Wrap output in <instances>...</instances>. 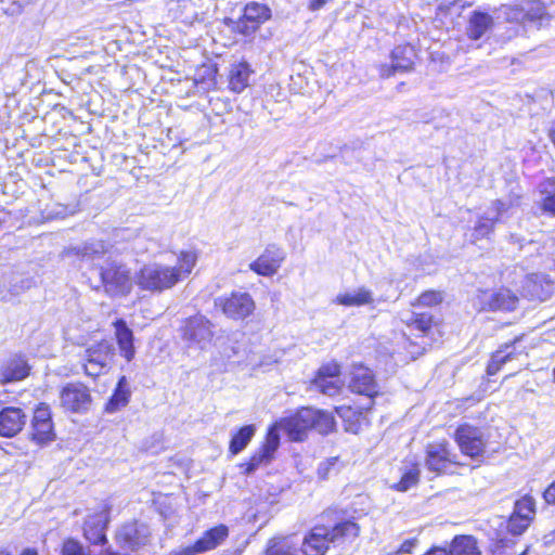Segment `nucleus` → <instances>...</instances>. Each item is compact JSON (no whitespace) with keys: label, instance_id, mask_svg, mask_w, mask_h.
Here are the masks:
<instances>
[{"label":"nucleus","instance_id":"f257e3e1","mask_svg":"<svg viewBox=\"0 0 555 555\" xmlns=\"http://www.w3.org/2000/svg\"><path fill=\"white\" fill-rule=\"evenodd\" d=\"M346 514V509L331 505L319 514V521L306 533L300 550L287 537L275 535L268 540L262 555H325L332 545L351 544L359 538L361 526Z\"/></svg>","mask_w":555,"mask_h":555},{"label":"nucleus","instance_id":"f03ea898","mask_svg":"<svg viewBox=\"0 0 555 555\" xmlns=\"http://www.w3.org/2000/svg\"><path fill=\"white\" fill-rule=\"evenodd\" d=\"M279 429H282L292 442L305 441L311 431L308 406H301L269 426L260 446L238 465L242 474L248 476L274 459L280 446Z\"/></svg>","mask_w":555,"mask_h":555},{"label":"nucleus","instance_id":"7ed1b4c3","mask_svg":"<svg viewBox=\"0 0 555 555\" xmlns=\"http://www.w3.org/2000/svg\"><path fill=\"white\" fill-rule=\"evenodd\" d=\"M197 249H183L177 256L175 266L162 263L145 264L135 273V284L143 292L162 294L186 280L198 261Z\"/></svg>","mask_w":555,"mask_h":555},{"label":"nucleus","instance_id":"20e7f679","mask_svg":"<svg viewBox=\"0 0 555 555\" xmlns=\"http://www.w3.org/2000/svg\"><path fill=\"white\" fill-rule=\"evenodd\" d=\"M404 325V348L413 359L425 354L444 336L443 320L428 310L412 311Z\"/></svg>","mask_w":555,"mask_h":555},{"label":"nucleus","instance_id":"39448f33","mask_svg":"<svg viewBox=\"0 0 555 555\" xmlns=\"http://www.w3.org/2000/svg\"><path fill=\"white\" fill-rule=\"evenodd\" d=\"M93 269L99 276V283L90 286L95 292H101L109 298H122L129 296L135 283V275L124 261L108 257L96 263Z\"/></svg>","mask_w":555,"mask_h":555},{"label":"nucleus","instance_id":"423d86ee","mask_svg":"<svg viewBox=\"0 0 555 555\" xmlns=\"http://www.w3.org/2000/svg\"><path fill=\"white\" fill-rule=\"evenodd\" d=\"M271 18L272 10L268 4L249 1L242 8L238 17H223L222 24L235 39L251 42L262 25Z\"/></svg>","mask_w":555,"mask_h":555},{"label":"nucleus","instance_id":"0eeeda50","mask_svg":"<svg viewBox=\"0 0 555 555\" xmlns=\"http://www.w3.org/2000/svg\"><path fill=\"white\" fill-rule=\"evenodd\" d=\"M425 466L435 476L460 475L467 465L462 462L447 439L425 447Z\"/></svg>","mask_w":555,"mask_h":555},{"label":"nucleus","instance_id":"6e6552de","mask_svg":"<svg viewBox=\"0 0 555 555\" xmlns=\"http://www.w3.org/2000/svg\"><path fill=\"white\" fill-rule=\"evenodd\" d=\"M116 350L113 344L102 338L85 350L82 360V371L85 375L96 379L98 377L107 374L115 361Z\"/></svg>","mask_w":555,"mask_h":555},{"label":"nucleus","instance_id":"1a4fd4ad","mask_svg":"<svg viewBox=\"0 0 555 555\" xmlns=\"http://www.w3.org/2000/svg\"><path fill=\"white\" fill-rule=\"evenodd\" d=\"M453 440L462 455L470 460H479L485 456L488 440L483 430L469 423H461L453 433Z\"/></svg>","mask_w":555,"mask_h":555},{"label":"nucleus","instance_id":"9d476101","mask_svg":"<svg viewBox=\"0 0 555 555\" xmlns=\"http://www.w3.org/2000/svg\"><path fill=\"white\" fill-rule=\"evenodd\" d=\"M390 64H379L377 73L380 79H389L397 73H411L420 60L418 50L411 42H402L392 48L389 54Z\"/></svg>","mask_w":555,"mask_h":555},{"label":"nucleus","instance_id":"9b49d317","mask_svg":"<svg viewBox=\"0 0 555 555\" xmlns=\"http://www.w3.org/2000/svg\"><path fill=\"white\" fill-rule=\"evenodd\" d=\"M343 366L337 360L322 363L309 379L308 385L324 396L335 397L343 391Z\"/></svg>","mask_w":555,"mask_h":555},{"label":"nucleus","instance_id":"f8f14e48","mask_svg":"<svg viewBox=\"0 0 555 555\" xmlns=\"http://www.w3.org/2000/svg\"><path fill=\"white\" fill-rule=\"evenodd\" d=\"M60 408L66 413H86L91 403L90 388L82 382L66 383L59 392Z\"/></svg>","mask_w":555,"mask_h":555},{"label":"nucleus","instance_id":"ddd939ff","mask_svg":"<svg viewBox=\"0 0 555 555\" xmlns=\"http://www.w3.org/2000/svg\"><path fill=\"white\" fill-rule=\"evenodd\" d=\"M348 389L351 393L365 397L373 403L382 393L375 372L362 363L352 364Z\"/></svg>","mask_w":555,"mask_h":555},{"label":"nucleus","instance_id":"4468645a","mask_svg":"<svg viewBox=\"0 0 555 555\" xmlns=\"http://www.w3.org/2000/svg\"><path fill=\"white\" fill-rule=\"evenodd\" d=\"M216 307L229 319L242 321L251 317L256 310V302L248 293L233 291L221 296Z\"/></svg>","mask_w":555,"mask_h":555},{"label":"nucleus","instance_id":"2eb2a0df","mask_svg":"<svg viewBox=\"0 0 555 555\" xmlns=\"http://www.w3.org/2000/svg\"><path fill=\"white\" fill-rule=\"evenodd\" d=\"M29 436L37 446H46L55 440L52 412L48 403L40 402L34 409Z\"/></svg>","mask_w":555,"mask_h":555},{"label":"nucleus","instance_id":"dca6fc26","mask_svg":"<svg viewBox=\"0 0 555 555\" xmlns=\"http://www.w3.org/2000/svg\"><path fill=\"white\" fill-rule=\"evenodd\" d=\"M375 408V403L369 402L364 406L352 404H341L334 408L335 413L341 420L344 430L349 434L358 435L364 427L371 425L369 414Z\"/></svg>","mask_w":555,"mask_h":555},{"label":"nucleus","instance_id":"f3484780","mask_svg":"<svg viewBox=\"0 0 555 555\" xmlns=\"http://www.w3.org/2000/svg\"><path fill=\"white\" fill-rule=\"evenodd\" d=\"M286 259L284 249L275 244H268L262 253L249 263V270L259 276H273Z\"/></svg>","mask_w":555,"mask_h":555},{"label":"nucleus","instance_id":"a211bd4d","mask_svg":"<svg viewBox=\"0 0 555 555\" xmlns=\"http://www.w3.org/2000/svg\"><path fill=\"white\" fill-rule=\"evenodd\" d=\"M111 521L109 507L87 516L82 524V535L92 545H105L108 541L106 530Z\"/></svg>","mask_w":555,"mask_h":555},{"label":"nucleus","instance_id":"6ab92c4d","mask_svg":"<svg viewBox=\"0 0 555 555\" xmlns=\"http://www.w3.org/2000/svg\"><path fill=\"white\" fill-rule=\"evenodd\" d=\"M524 337L525 334L521 333L515 336L512 340L500 345L496 350L490 353L486 365V374L488 376L496 375L508 361L515 359L517 356L522 353L528 356V350L526 348L520 350L516 349V345L519 344Z\"/></svg>","mask_w":555,"mask_h":555},{"label":"nucleus","instance_id":"aec40b11","mask_svg":"<svg viewBox=\"0 0 555 555\" xmlns=\"http://www.w3.org/2000/svg\"><path fill=\"white\" fill-rule=\"evenodd\" d=\"M112 326L114 328V339L116 341L119 356L127 363L132 362L137 356L135 337L133 331L129 327L127 321L122 318L114 320Z\"/></svg>","mask_w":555,"mask_h":555},{"label":"nucleus","instance_id":"412c9836","mask_svg":"<svg viewBox=\"0 0 555 555\" xmlns=\"http://www.w3.org/2000/svg\"><path fill=\"white\" fill-rule=\"evenodd\" d=\"M554 292V282L545 274L531 273L525 278L522 296L529 301H544Z\"/></svg>","mask_w":555,"mask_h":555},{"label":"nucleus","instance_id":"4be33fe9","mask_svg":"<svg viewBox=\"0 0 555 555\" xmlns=\"http://www.w3.org/2000/svg\"><path fill=\"white\" fill-rule=\"evenodd\" d=\"M181 338L190 343L209 340L212 337L211 322L204 315L185 318L180 326Z\"/></svg>","mask_w":555,"mask_h":555},{"label":"nucleus","instance_id":"5701e85b","mask_svg":"<svg viewBox=\"0 0 555 555\" xmlns=\"http://www.w3.org/2000/svg\"><path fill=\"white\" fill-rule=\"evenodd\" d=\"M507 10L522 24H541L543 21L551 18L546 4L541 0H525V7L509 5Z\"/></svg>","mask_w":555,"mask_h":555},{"label":"nucleus","instance_id":"b1692460","mask_svg":"<svg viewBox=\"0 0 555 555\" xmlns=\"http://www.w3.org/2000/svg\"><path fill=\"white\" fill-rule=\"evenodd\" d=\"M26 417L25 411L20 406L2 408L0 410V437H15L23 430Z\"/></svg>","mask_w":555,"mask_h":555},{"label":"nucleus","instance_id":"393cba45","mask_svg":"<svg viewBox=\"0 0 555 555\" xmlns=\"http://www.w3.org/2000/svg\"><path fill=\"white\" fill-rule=\"evenodd\" d=\"M519 304L518 296L508 287H500L495 292H493L489 299L485 301L480 311L487 312H495V311H505L512 312L517 309Z\"/></svg>","mask_w":555,"mask_h":555},{"label":"nucleus","instance_id":"a878e982","mask_svg":"<svg viewBox=\"0 0 555 555\" xmlns=\"http://www.w3.org/2000/svg\"><path fill=\"white\" fill-rule=\"evenodd\" d=\"M230 529L224 524H218L205 530L193 544L201 554L216 550L229 538Z\"/></svg>","mask_w":555,"mask_h":555},{"label":"nucleus","instance_id":"bb28decb","mask_svg":"<svg viewBox=\"0 0 555 555\" xmlns=\"http://www.w3.org/2000/svg\"><path fill=\"white\" fill-rule=\"evenodd\" d=\"M30 365L24 356L8 359L0 367V383L10 384L25 379L30 374Z\"/></svg>","mask_w":555,"mask_h":555},{"label":"nucleus","instance_id":"cd10ccee","mask_svg":"<svg viewBox=\"0 0 555 555\" xmlns=\"http://www.w3.org/2000/svg\"><path fill=\"white\" fill-rule=\"evenodd\" d=\"M253 73L250 64L245 60L231 64L227 76L229 91L235 94L244 92L249 87Z\"/></svg>","mask_w":555,"mask_h":555},{"label":"nucleus","instance_id":"c85d7f7f","mask_svg":"<svg viewBox=\"0 0 555 555\" xmlns=\"http://www.w3.org/2000/svg\"><path fill=\"white\" fill-rule=\"evenodd\" d=\"M218 65L211 62H204L199 64L194 73V85L197 88L208 92L215 91L218 85Z\"/></svg>","mask_w":555,"mask_h":555},{"label":"nucleus","instance_id":"c756f323","mask_svg":"<svg viewBox=\"0 0 555 555\" xmlns=\"http://www.w3.org/2000/svg\"><path fill=\"white\" fill-rule=\"evenodd\" d=\"M308 413L311 430H315L322 436H327L336 430V421L332 412L308 406Z\"/></svg>","mask_w":555,"mask_h":555},{"label":"nucleus","instance_id":"7c9ffc66","mask_svg":"<svg viewBox=\"0 0 555 555\" xmlns=\"http://www.w3.org/2000/svg\"><path fill=\"white\" fill-rule=\"evenodd\" d=\"M131 391L127 387V378L125 375H121L117 384L113 390V393L108 398V400L104 404V412L106 413H115L120 411L130 402Z\"/></svg>","mask_w":555,"mask_h":555},{"label":"nucleus","instance_id":"2f4dec72","mask_svg":"<svg viewBox=\"0 0 555 555\" xmlns=\"http://www.w3.org/2000/svg\"><path fill=\"white\" fill-rule=\"evenodd\" d=\"M449 555H481L478 541L470 534L454 535L449 544Z\"/></svg>","mask_w":555,"mask_h":555},{"label":"nucleus","instance_id":"473e14b6","mask_svg":"<svg viewBox=\"0 0 555 555\" xmlns=\"http://www.w3.org/2000/svg\"><path fill=\"white\" fill-rule=\"evenodd\" d=\"M493 25L492 16L482 11H473L467 25V37L470 40L480 39Z\"/></svg>","mask_w":555,"mask_h":555},{"label":"nucleus","instance_id":"72a5a7b5","mask_svg":"<svg viewBox=\"0 0 555 555\" xmlns=\"http://www.w3.org/2000/svg\"><path fill=\"white\" fill-rule=\"evenodd\" d=\"M421 480V465L417 461H411L402 469L400 478L391 486L397 492H405L418 485Z\"/></svg>","mask_w":555,"mask_h":555},{"label":"nucleus","instance_id":"f704fd0d","mask_svg":"<svg viewBox=\"0 0 555 555\" xmlns=\"http://www.w3.org/2000/svg\"><path fill=\"white\" fill-rule=\"evenodd\" d=\"M256 434L255 425H244L234 431L229 441V454L234 456L241 453L251 441Z\"/></svg>","mask_w":555,"mask_h":555},{"label":"nucleus","instance_id":"c9c22d12","mask_svg":"<svg viewBox=\"0 0 555 555\" xmlns=\"http://www.w3.org/2000/svg\"><path fill=\"white\" fill-rule=\"evenodd\" d=\"M541 198L538 207L547 217L555 218V178H547L539 191Z\"/></svg>","mask_w":555,"mask_h":555},{"label":"nucleus","instance_id":"e433bc0d","mask_svg":"<svg viewBox=\"0 0 555 555\" xmlns=\"http://www.w3.org/2000/svg\"><path fill=\"white\" fill-rule=\"evenodd\" d=\"M373 297L372 293L361 287L354 294L351 293H343L338 294L335 298V302L345 307H360L364 305L372 304Z\"/></svg>","mask_w":555,"mask_h":555},{"label":"nucleus","instance_id":"4c0bfd02","mask_svg":"<svg viewBox=\"0 0 555 555\" xmlns=\"http://www.w3.org/2000/svg\"><path fill=\"white\" fill-rule=\"evenodd\" d=\"M444 300V294L439 289H425L421 292L410 306L414 309L434 308L440 306Z\"/></svg>","mask_w":555,"mask_h":555},{"label":"nucleus","instance_id":"58836bf2","mask_svg":"<svg viewBox=\"0 0 555 555\" xmlns=\"http://www.w3.org/2000/svg\"><path fill=\"white\" fill-rule=\"evenodd\" d=\"M532 521L528 516L512 511L506 520V531L514 537L520 535L530 527Z\"/></svg>","mask_w":555,"mask_h":555},{"label":"nucleus","instance_id":"ea45409f","mask_svg":"<svg viewBox=\"0 0 555 555\" xmlns=\"http://www.w3.org/2000/svg\"><path fill=\"white\" fill-rule=\"evenodd\" d=\"M496 222L498 218L480 216L474 225L475 240H483L489 237L494 232Z\"/></svg>","mask_w":555,"mask_h":555},{"label":"nucleus","instance_id":"a19ab883","mask_svg":"<svg viewBox=\"0 0 555 555\" xmlns=\"http://www.w3.org/2000/svg\"><path fill=\"white\" fill-rule=\"evenodd\" d=\"M513 511L533 520L537 513L535 500L532 495L525 494L514 503Z\"/></svg>","mask_w":555,"mask_h":555},{"label":"nucleus","instance_id":"79ce46f5","mask_svg":"<svg viewBox=\"0 0 555 555\" xmlns=\"http://www.w3.org/2000/svg\"><path fill=\"white\" fill-rule=\"evenodd\" d=\"M61 555H83V546L76 538H65L61 545Z\"/></svg>","mask_w":555,"mask_h":555},{"label":"nucleus","instance_id":"37998d69","mask_svg":"<svg viewBox=\"0 0 555 555\" xmlns=\"http://www.w3.org/2000/svg\"><path fill=\"white\" fill-rule=\"evenodd\" d=\"M420 544L417 537L408 538L403 540L398 547L388 555H413Z\"/></svg>","mask_w":555,"mask_h":555},{"label":"nucleus","instance_id":"c03bdc74","mask_svg":"<svg viewBox=\"0 0 555 555\" xmlns=\"http://www.w3.org/2000/svg\"><path fill=\"white\" fill-rule=\"evenodd\" d=\"M542 498L547 505L555 506V479L544 489Z\"/></svg>","mask_w":555,"mask_h":555},{"label":"nucleus","instance_id":"a18cd8bd","mask_svg":"<svg viewBox=\"0 0 555 555\" xmlns=\"http://www.w3.org/2000/svg\"><path fill=\"white\" fill-rule=\"evenodd\" d=\"M514 542L507 539H496L492 544V553L494 555H502L503 548L512 546Z\"/></svg>","mask_w":555,"mask_h":555},{"label":"nucleus","instance_id":"49530a36","mask_svg":"<svg viewBox=\"0 0 555 555\" xmlns=\"http://www.w3.org/2000/svg\"><path fill=\"white\" fill-rule=\"evenodd\" d=\"M334 0H307V9L310 12H317L332 3Z\"/></svg>","mask_w":555,"mask_h":555},{"label":"nucleus","instance_id":"de8ad7c7","mask_svg":"<svg viewBox=\"0 0 555 555\" xmlns=\"http://www.w3.org/2000/svg\"><path fill=\"white\" fill-rule=\"evenodd\" d=\"M421 555H449V552L446 546L434 544Z\"/></svg>","mask_w":555,"mask_h":555},{"label":"nucleus","instance_id":"09e8293b","mask_svg":"<svg viewBox=\"0 0 555 555\" xmlns=\"http://www.w3.org/2000/svg\"><path fill=\"white\" fill-rule=\"evenodd\" d=\"M452 5H453V2L443 3V4L438 5V8L436 10V18L442 20V18L447 17L451 12Z\"/></svg>","mask_w":555,"mask_h":555},{"label":"nucleus","instance_id":"8fccbe9b","mask_svg":"<svg viewBox=\"0 0 555 555\" xmlns=\"http://www.w3.org/2000/svg\"><path fill=\"white\" fill-rule=\"evenodd\" d=\"M201 554L198 550L194 547V544L184 546L180 550L171 552L169 555H198Z\"/></svg>","mask_w":555,"mask_h":555},{"label":"nucleus","instance_id":"3c124183","mask_svg":"<svg viewBox=\"0 0 555 555\" xmlns=\"http://www.w3.org/2000/svg\"><path fill=\"white\" fill-rule=\"evenodd\" d=\"M493 207H494V209H495V211H496V214H498V215H500V214H502V212L506 211V210H507V208H508V207L506 206V204H505L503 201H501V199H496V201H494V202H493Z\"/></svg>","mask_w":555,"mask_h":555},{"label":"nucleus","instance_id":"603ef678","mask_svg":"<svg viewBox=\"0 0 555 555\" xmlns=\"http://www.w3.org/2000/svg\"><path fill=\"white\" fill-rule=\"evenodd\" d=\"M20 555H39V553L35 547H26L20 553Z\"/></svg>","mask_w":555,"mask_h":555},{"label":"nucleus","instance_id":"864d4df0","mask_svg":"<svg viewBox=\"0 0 555 555\" xmlns=\"http://www.w3.org/2000/svg\"><path fill=\"white\" fill-rule=\"evenodd\" d=\"M0 555H11V553L4 547H0Z\"/></svg>","mask_w":555,"mask_h":555},{"label":"nucleus","instance_id":"5fc2aeb1","mask_svg":"<svg viewBox=\"0 0 555 555\" xmlns=\"http://www.w3.org/2000/svg\"><path fill=\"white\" fill-rule=\"evenodd\" d=\"M403 86H404V82H400V83L398 85V89H399V88H400V89H403Z\"/></svg>","mask_w":555,"mask_h":555},{"label":"nucleus","instance_id":"6e6d98bb","mask_svg":"<svg viewBox=\"0 0 555 555\" xmlns=\"http://www.w3.org/2000/svg\"><path fill=\"white\" fill-rule=\"evenodd\" d=\"M403 86H404V82H400V83L398 85V89H399V88H400V89H403Z\"/></svg>","mask_w":555,"mask_h":555},{"label":"nucleus","instance_id":"4d7b16f0","mask_svg":"<svg viewBox=\"0 0 555 555\" xmlns=\"http://www.w3.org/2000/svg\"><path fill=\"white\" fill-rule=\"evenodd\" d=\"M553 540H555V529L552 531Z\"/></svg>","mask_w":555,"mask_h":555},{"label":"nucleus","instance_id":"13d9d810","mask_svg":"<svg viewBox=\"0 0 555 555\" xmlns=\"http://www.w3.org/2000/svg\"><path fill=\"white\" fill-rule=\"evenodd\" d=\"M519 555H526V551H524L522 553H520Z\"/></svg>","mask_w":555,"mask_h":555},{"label":"nucleus","instance_id":"bf43d9fd","mask_svg":"<svg viewBox=\"0 0 555 555\" xmlns=\"http://www.w3.org/2000/svg\"><path fill=\"white\" fill-rule=\"evenodd\" d=\"M4 0H0V3L3 2Z\"/></svg>","mask_w":555,"mask_h":555}]
</instances>
